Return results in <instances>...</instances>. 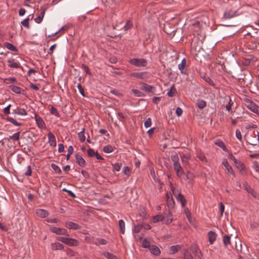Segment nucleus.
<instances>
[{
    "instance_id": "1",
    "label": "nucleus",
    "mask_w": 259,
    "mask_h": 259,
    "mask_svg": "<svg viewBox=\"0 0 259 259\" xmlns=\"http://www.w3.org/2000/svg\"><path fill=\"white\" fill-rule=\"evenodd\" d=\"M171 160L174 162V167L178 177H181L184 174L180 163L179 162V157L177 154L172 155Z\"/></svg>"
},
{
    "instance_id": "2",
    "label": "nucleus",
    "mask_w": 259,
    "mask_h": 259,
    "mask_svg": "<svg viewBox=\"0 0 259 259\" xmlns=\"http://www.w3.org/2000/svg\"><path fill=\"white\" fill-rule=\"evenodd\" d=\"M57 240L70 246H77L79 245V242L78 240L71 238L59 237L57 238Z\"/></svg>"
},
{
    "instance_id": "3",
    "label": "nucleus",
    "mask_w": 259,
    "mask_h": 259,
    "mask_svg": "<svg viewBox=\"0 0 259 259\" xmlns=\"http://www.w3.org/2000/svg\"><path fill=\"white\" fill-rule=\"evenodd\" d=\"M202 41L198 37H194L191 42V46L192 49H193L195 52H199L202 49Z\"/></svg>"
},
{
    "instance_id": "4",
    "label": "nucleus",
    "mask_w": 259,
    "mask_h": 259,
    "mask_svg": "<svg viewBox=\"0 0 259 259\" xmlns=\"http://www.w3.org/2000/svg\"><path fill=\"white\" fill-rule=\"evenodd\" d=\"M130 63L137 67H145L147 65V61L143 58H133L131 59Z\"/></svg>"
},
{
    "instance_id": "5",
    "label": "nucleus",
    "mask_w": 259,
    "mask_h": 259,
    "mask_svg": "<svg viewBox=\"0 0 259 259\" xmlns=\"http://www.w3.org/2000/svg\"><path fill=\"white\" fill-rule=\"evenodd\" d=\"M237 11L235 10L227 9L224 14L223 18L225 20L232 18L237 15Z\"/></svg>"
},
{
    "instance_id": "6",
    "label": "nucleus",
    "mask_w": 259,
    "mask_h": 259,
    "mask_svg": "<svg viewBox=\"0 0 259 259\" xmlns=\"http://www.w3.org/2000/svg\"><path fill=\"white\" fill-rule=\"evenodd\" d=\"M50 230L51 232L56 234L57 235H67L69 236L67 234V230L64 228H58V227H51L50 228Z\"/></svg>"
},
{
    "instance_id": "7",
    "label": "nucleus",
    "mask_w": 259,
    "mask_h": 259,
    "mask_svg": "<svg viewBox=\"0 0 259 259\" xmlns=\"http://www.w3.org/2000/svg\"><path fill=\"white\" fill-rule=\"evenodd\" d=\"M141 89L148 93H152L153 94H155L153 92V90H155V87L152 85H149L146 83H141Z\"/></svg>"
},
{
    "instance_id": "8",
    "label": "nucleus",
    "mask_w": 259,
    "mask_h": 259,
    "mask_svg": "<svg viewBox=\"0 0 259 259\" xmlns=\"http://www.w3.org/2000/svg\"><path fill=\"white\" fill-rule=\"evenodd\" d=\"M223 164L225 167L226 170H227L228 172L232 175L233 177H235V174L233 169L232 166L230 165L229 163L227 161V159H224L222 162Z\"/></svg>"
},
{
    "instance_id": "9",
    "label": "nucleus",
    "mask_w": 259,
    "mask_h": 259,
    "mask_svg": "<svg viewBox=\"0 0 259 259\" xmlns=\"http://www.w3.org/2000/svg\"><path fill=\"white\" fill-rule=\"evenodd\" d=\"M47 136L49 139L48 143H49L50 145L54 147H56L57 143L56 141V138L54 134L51 132H49Z\"/></svg>"
},
{
    "instance_id": "10",
    "label": "nucleus",
    "mask_w": 259,
    "mask_h": 259,
    "mask_svg": "<svg viewBox=\"0 0 259 259\" xmlns=\"http://www.w3.org/2000/svg\"><path fill=\"white\" fill-rule=\"evenodd\" d=\"M165 215L164 223L166 225L170 224L172 221V214L169 210L165 211L164 213Z\"/></svg>"
},
{
    "instance_id": "11",
    "label": "nucleus",
    "mask_w": 259,
    "mask_h": 259,
    "mask_svg": "<svg viewBox=\"0 0 259 259\" xmlns=\"http://www.w3.org/2000/svg\"><path fill=\"white\" fill-rule=\"evenodd\" d=\"M75 159L77 163L81 167H84L86 165V162L84 158L79 154L75 155Z\"/></svg>"
},
{
    "instance_id": "12",
    "label": "nucleus",
    "mask_w": 259,
    "mask_h": 259,
    "mask_svg": "<svg viewBox=\"0 0 259 259\" xmlns=\"http://www.w3.org/2000/svg\"><path fill=\"white\" fill-rule=\"evenodd\" d=\"M35 119L37 126L40 128H44L46 127L45 122L38 115L35 114Z\"/></svg>"
},
{
    "instance_id": "13",
    "label": "nucleus",
    "mask_w": 259,
    "mask_h": 259,
    "mask_svg": "<svg viewBox=\"0 0 259 259\" xmlns=\"http://www.w3.org/2000/svg\"><path fill=\"white\" fill-rule=\"evenodd\" d=\"M246 102L248 103L247 107L253 112L257 111V106L250 99H246Z\"/></svg>"
},
{
    "instance_id": "14",
    "label": "nucleus",
    "mask_w": 259,
    "mask_h": 259,
    "mask_svg": "<svg viewBox=\"0 0 259 259\" xmlns=\"http://www.w3.org/2000/svg\"><path fill=\"white\" fill-rule=\"evenodd\" d=\"M36 214L40 218H45L49 215V213L45 209H37L36 210Z\"/></svg>"
},
{
    "instance_id": "15",
    "label": "nucleus",
    "mask_w": 259,
    "mask_h": 259,
    "mask_svg": "<svg viewBox=\"0 0 259 259\" xmlns=\"http://www.w3.org/2000/svg\"><path fill=\"white\" fill-rule=\"evenodd\" d=\"M147 73L146 72H133L131 74V76L137 78L145 79L147 77Z\"/></svg>"
},
{
    "instance_id": "16",
    "label": "nucleus",
    "mask_w": 259,
    "mask_h": 259,
    "mask_svg": "<svg viewBox=\"0 0 259 259\" xmlns=\"http://www.w3.org/2000/svg\"><path fill=\"white\" fill-rule=\"evenodd\" d=\"M10 89L14 93L18 94L24 95V90H22L19 87L14 85H10L9 86Z\"/></svg>"
},
{
    "instance_id": "17",
    "label": "nucleus",
    "mask_w": 259,
    "mask_h": 259,
    "mask_svg": "<svg viewBox=\"0 0 259 259\" xmlns=\"http://www.w3.org/2000/svg\"><path fill=\"white\" fill-rule=\"evenodd\" d=\"M149 249L150 252L154 255H159L161 252L159 247L155 245H151Z\"/></svg>"
},
{
    "instance_id": "18",
    "label": "nucleus",
    "mask_w": 259,
    "mask_h": 259,
    "mask_svg": "<svg viewBox=\"0 0 259 259\" xmlns=\"http://www.w3.org/2000/svg\"><path fill=\"white\" fill-rule=\"evenodd\" d=\"M66 226L69 229L73 230H78L81 228L80 226H79L78 224L72 222H67L66 224Z\"/></svg>"
},
{
    "instance_id": "19",
    "label": "nucleus",
    "mask_w": 259,
    "mask_h": 259,
    "mask_svg": "<svg viewBox=\"0 0 259 259\" xmlns=\"http://www.w3.org/2000/svg\"><path fill=\"white\" fill-rule=\"evenodd\" d=\"M208 237L209 243L210 244H212L216 240L217 234L214 232L212 231H210L208 233Z\"/></svg>"
},
{
    "instance_id": "20",
    "label": "nucleus",
    "mask_w": 259,
    "mask_h": 259,
    "mask_svg": "<svg viewBox=\"0 0 259 259\" xmlns=\"http://www.w3.org/2000/svg\"><path fill=\"white\" fill-rule=\"evenodd\" d=\"M8 62L9 63L8 66L10 68H18L20 66V64L19 63L15 62L14 59H8Z\"/></svg>"
},
{
    "instance_id": "21",
    "label": "nucleus",
    "mask_w": 259,
    "mask_h": 259,
    "mask_svg": "<svg viewBox=\"0 0 259 259\" xmlns=\"http://www.w3.org/2000/svg\"><path fill=\"white\" fill-rule=\"evenodd\" d=\"M176 198L178 201L181 202V205L183 207L185 206V205L187 203V200L183 195L179 194Z\"/></svg>"
},
{
    "instance_id": "22",
    "label": "nucleus",
    "mask_w": 259,
    "mask_h": 259,
    "mask_svg": "<svg viewBox=\"0 0 259 259\" xmlns=\"http://www.w3.org/2000/svg\"><path fill=\"white\" fill-rule=\"evenodd\" d=\"M165 220V215L164 214H158L154 216L152 218V222L156 223L159 222H162Z\"/></svg>"
},
{
    "instance_id": "23",
    "label": "nucleus",
    "mask_w": 259,
    "mask_h": 259,
    "mask_svg": "<svg viewBox=\"0 0 259 259\" xmlns=\"http://www.w3.org/2000/svg\"><path fill=\"white\" fill-rule=\"evenodd\" d=\"M214 144L215 145H217L218 146L220 147V148H221L223 151H227V148L225 144V143H224V142L220 140V139H218L217 140H216L215 142H214Z\"/></svg>"
},
{
    "instance_id": "24",
    "label": "nucleus",
    "mask_w": 259,
    "mask_h": 259,
    "mask_svg": "<svg viewBox=\"0 0 259 259\" xmlns=\"http://www.w3.org/2000/svg\"><path fill=\"white\" fill-rule=\"evenodd\" d=\"M4 47H6L7 49L13 51V52H18L17 48L14 46L13 44L8 42H5L4 44Z\"/></svg>"
},
{
    "instance_id": "25",
    "label": "nucleus",
    "mask_w": 259,
    "mask_h": 259,
    "mask_svg": "<svg viewBox=\"0 0 259 259\" xmlns=\"http://www.w3.org/2000/svg\"><path fill=\"white\" fill-rule=\"evenodd\" d=\"M63 248V245L60 243L56 242L51 244V249L52 250H62Z\"/></svg>"
},
{
    "instance_id": "26",
    "label": "nucleus",
    "mask_w": 259,
    "mask_h": 259,
    "mask_svg": "<svg viewBox=\"0 0 259 259\" xmlns=\"http://www.w3.org/2000/svg\"><path fill=\"white\" fill-rule=\"evenodd\" d=\"M167 197V205L168 208H172L175 206V202L172 198H169V194L168 193L166 194Z\"/></svg>"
},
{
    "instance_id": "27",
    "label": "nucleus",
    "mask_w": 259,
    "mask_h": 259,
    "mask_svg": "<svg viewBox=\"0 0 259 259\" xmlns=\"http://www.w3.org/2000/svg\"><path fill=\"white\" fill-rule=\"evenodd\" d=\"M181 248V246L180 245H176L171 246L169 248V253H170V254H175Z\"/></svg>"
},
{
    "instance_id": "28",
    "label": "nucleus",
    "mask_w": 259,
    "mask_h": 259,
    "mask_svg": "<svg viewBox=\"0 0 259 259\" xmlns=\"http://www.w3.org/2000/svg\"><path fill=\"white\" fill-rule=\"evenodd\" d=\"M47 10V8H45L40 13V14L39 15V16L36 17L35 19V21L37 23H40L43 18H44V15H45V12H46V11Z\"/></svg>"
},
{
    "instance_id": "29",
    "label": "nucleus",
    "mask_w": 259,
    "mask_h": 259,
    "mask_svg": "<svg viewBox=\"0 0 259 259\" xmlns=\"http://www.w3.org/2000/svg\"><path fill=\"white\" fill-rule=\"evenodd\" d=\"M186 66V61L185 58H184L180 64L178 65L179 69L180 70L181 73H184V69Z\"/></svg>"
},
{
    "instance_id": "30",
    "label": "nucleus",
    "mask_w": 259,
    "mask_h": 259,
    "mask_svg": "<svg viewBox=\"0 0 259 259\" xmlns=\"http://www.w3.org/2000/svg\"><path fill=\"white\" fill-rule=\"evenodd\" d=\"M193 28L192 29L197 33H199L201 31V28L200 26V22L199 21H196L192 25Z\"/></svg>"
},
{
    "instance_id": "31",
    "label": "nucleus",
    "mask_w": 259,
    "mask_h": 259,
    "mask_svg": "<svg viewBox=\"0 0 259 259\" xmlns=\"http://www.w3.org/2000/svg\"><path fill=\"white\" fill-rule=\"evenodd\" d=\"M197 107L200 109H202L206 106V103L205 101H204L203 100H198L197 101Z\"/></svg>"
},
{
    "instance_id": "32",
    "label": "nucleus",
    "mask_w": 259,
    "mask_h": 259,
    "mask_svg": "<svg viewBox=\"0 0 259 259\" xmlns=\"http://www.w3.org/2000/svg\"><path fill=\"white\" fill-rule=\"evenodd\" d=\"M119 227L120 232L123 234L125 232V223L122 220L119 221Z\"/></svg>"
},
{
    "instance_id": "33",
    "label": "nucleus",
    "mask_w": 259,
    "mask_h": 259,
    "mask_svg": "<svg viewBox=\"0 0 259 259\" xmlns=\"http://www.w3.org/2000/svg\"><path fill=\"white\" fill-rule=\"evenodd\" d=\"M6 119L7 121L12 123L16 126H20L22 125L21 123H19V122H17L15 119H14L12 117H7L6 118Z\"/></svg>"
},
{
    "instance_id": "34",
    "label": "nucleus",
    "mask_w": 259,
    "mask_h": 259,
    "mask_svg": "<svg viewBox=\"0 0 259 259\" xmlns=\"http://www.w3.org/2000/svg\"><path fill=\"white\" fill-rule=\"evenodd\" d=\"M201 77H202V76H201ZM203 78L204 80L206 82H207L209 85L213 86V87L215 85L214 82L209 76H206V75H204L203 76Z\"/></svg>"
},
{
    "instance_id": "35",
    "label": "nucleus",
    "mask_w": 259,
    "mask_h": 259,
    "mask_svg": "<svg viewBox=\"0 0 259 259\" xmlns=\"http://www.w3.org/2000/svg\"><path fill=\"white\" fill-rule=\"evenodd\" d=\"M51 167L55 171L56 173L58 174H61L62 173V171L60 167L54 163L51 164Z\"/></svg>"
},
{
    "instance_id": "36",
    "label": "nucleus",
    "mask_w": 259,
    "mask_h": 259,
    "mask_svg": "<svg viewBox=\"0 0 259 259\" xmlns=\"http://www.w3.org/2000/svg\"><path fill=\"white\" fill-rule=\"evenodd\" d=\"M252 138L250 140L249 144L253 146H257L258 145L256 141V134L255 132L253 133V136H252Z\"/></svg>"
},
{
    "instance_id": "37",
    "label": "nucleus",
    "mask_w": 259,
    "mask_h": 259,
    "mask_svg": "<svg viewBox=\"0 0 259 259\" xmlns=\"http://www.w3.org/2000/svg\"><path fill=\"white\" fill-rule=\"evenodd\" d=\"M176 94V90L174 88V87L172 85L170 90L167 93V96L169 97H174L175 94Z\"/></svg>"
},
{
    "instance_id": "38",
    "label": "nucleus",
    "mask_w": 259,
    "mask_h": 259,
    "mask_svg": "<svg viewBox=\"0 0 259 259\" xmlns=\"http://www.w3.org/2000/svg\"><path fill=\"white\" fill-rule=\"evenodd\" d=\"M103 255L108 259H116V257L115 255L109 252H104L103 253Z\"/></svg>"
},
{
    "instance_id": "39",
    "label": "nucleus",
    "mask_w": 259,
    "mask_h": 259,
    "mask_svg": "<svg viewBox=\"0 0 259 259\" xmlns=\"http://www.w3.org/2000/svg\"><path fill=\"white\" fill-rule=\"evenodd\" d=\"M132 92L137 97H144L145 96L143 93L136 89H133Z\"/></svg>"
},
{
    "instance_id": "40",
    "label": "nucleus",
    "mask_w": 259,
    "mask_h": 259,
    "mask_svg": "<svg viewBox=\"0 0 259 259\" xmlns=\"http://www.w3.org/2000/svg\"><path fill=\"white\" fill-rule=\"evenodd\" d=\"M103 151L105 153H109L113 151V148L110 145H107L103 148Z\"/></svg>"
},
{
    "instance_id": "41",
    "label": "nucleus",
    "mask_w": 259,
    "mask_h": 259,
    "mask_svg": "<svg viewBox=\"0 0 259 259\" xmlns=\"http://www.w3.org/2000/svg\"><path fill=\"white\" fill-rule=\"evenodd\" d=\"M223 242L225 246H227L230 243V237L228 235H225L223 237Z\"/></svg>"
},
{
    "instance_id": "42",
    "label": "nucleus",
    "mask_w": 259,
    "mask_h": 259,
    "mask_svg": "<svg viewBox=\"0 0 259 259\" xmlns=\"http://www.w3.org/2000/svg\"><path fill=\"white\" fill-rule=\"evenodd\" d=\"M133 26V23L130 20H127L125 25L123 27L124 30H127L132 28Z\"/></svg>"
},
{
    "instance_id": "43",
    "label": "nucleus",
    "mask_w": 259,
    "mask_h": 259,
    "mask_svg": "<svg viewBox=\"0 0 259 259\" xmlns=\"http://www.w3.org/2000/svg\"><path fill=\"white\" fill-rule=\"evenodd\" d=\"M151 245H150L149 241L147 239H144L142 242V246L144 248H149Z\"/></svg>"
},
{
    "instance_id": "44",
    "label": "nucleus",
    "mask_w": 259,
    "mask_h": 259,
    "mask_svg": "<svg viewBox=\"0 0 259 259\" xmlns=\"http://www.w3.org/2000/svg\"><path fill=\"white\" fill-rule=\"evenodd\" d=\"M20 132H17L14 134L12 136H10V139L13 140V141H18L19 139Z\"/></svg>"
},
{
    "instance_id": "45",
    "label": "nucleus",
    "mask_w": 259,
    "mask_h": 259,
    "mask_svg": "<svg viewBox=\"0 0 259 259\" xmlns=\"http://www.w3.org/2000/svg\"><path fill=\"white\" fill-rule=\"evenodd\" d=\"M142 228V224H138V225L135 226L134 228L133 229V232L135 233H138L140 232Z\"/></svg>"
},
{
    "instance_id": "46",
    "label": "nucleus",
    "mask_w": 259,
    "mask_h": 259,
    "mask_svg": "<svg viewBox=\"0 0 259 259\" xmlns=\"http://www.w3.org/2000/svg\"><path fill=\"white\" fill-rule=\"evenodd\" d=\"M17 114L21 115H26L27 111L23 108H17Z\"/></svg>"
},
{
    "instance_id": "47",
    "label": "nucleus",
    "mask_w": 259,
    "mask_h": 259,
    "mask_svg": "<svg viewBox=\"0 0 259 259\" xmlns=\"http://www.w3.org/2000/svg\"><path fill=\"white\" fill-rule=\"evenodd\" d=\"M29 18H27L21 22V24L23 26H24V27H26L27 28H29Z\"/></svg>"
},
{
    "instance_id": "48",
    "label": "nucleus",
    "mask_w": 259,
    "mask_h": 259,
    "mask_svg": "<svg viewBox=\"0 0 259 259\" xmlns=\"http://www.w3.org/2000/svg\"><path fill=\"white\" fill-rule=\"evenodd\" d=\"M84 129H83L82 131L79 132L78 134V137L79 138V140L81 142H84L85 139V137L84 135Z\"/></svg>"
},
{
    "instance_id": "49",
    "label": "nucleus",
    "mask_w": 259,
    "mask_h": 259,
    "mask_svg": "<svg viewBox=\"0 0 259 259\" xmlns=\"http://www.w3.org/2000/svg\"><path fill=\"white\" fill-rule=\"evenodd\" d=\"M50 112L52 114H54L57 117H59L60 116L59 113L58 112L57 109L54 106L51 107Z\"/></svg>"
},
{
    "instance_id": "50",
    "label": "nucleus",
    "mask_w": 259,
    "mask_h": 259,
    "mask_svg": "<svg viewBox=\"0 0 259 259\" xmlns=\"http://www.w3.org/2000/svg\"><path fill=\"white\" fill-rule=\"evenodd\" d=\"M81 68L82 69H83V70L88 74H89V75H92V73L91 72H90V69H89V68L88 67V66H87L86 65H85L84 64H81Z\"/></svg>"
},
{
    "instance_id": "51",
    "label": "nucleus",
    "mask_w": 259,
    "mask_h": 259,
    "mask_svg": "<svg viewBox=\"0 0 259 259\" xmlns=\"http://www.w3.org/2000/svg\"><path fill=\"white\" fill-rule=\"evenodd\" d=\"M87 153L90 157H94L95 156L96 152L93 149L89 148L87 150Z\"/></svg>"
},
{
    "instance_id": "52",
    "label": "nucleus",
    "mask_w": 259,
    "mask_h": 259,
    "mask_svg": "<svg viewBox=\"0 0 259 259\" xmlns=\"http://www.w3.org/2000/svg\"><path fill=\"white\" fill-rule=\"evenodd\" d=\"M97 241H98V243H96L97 244L105 245L107 243L106 240L103 238H98L97 239Z\"/></svg>"
},
{
    "instance_id": "53",
    "label": "nucleus",
    "mask_w": 259,
    "mask_h": 259,
    "mask_svg": "<svg viewBox=\"0 0 259 259\" xmlns=\"http://www.w3.org/2000/svg\"><path fill=\"white\" fill-rule=\"evenodd\" d=\"M253 167L259 174V163L257 161L253 162Z\"/></svg>"
},
{
    "instance_id": "54",
    "label": "nucleus",
    "mask_w": 259,
    "mask_h": 259,
    "mask_svg": "<svg viewBox=\"0 0 259 259\" xmlns=\"http://www.w3.org/2000/svg\"><path fill=\"white\" fill-rule=\"evenodd\" d=\"M236 165L240 172L243 170L244 165L241 162L238 161V163L236 164Z\"/></svg>"
},
{
    "instance_id": "55",
    "label": "nucleus",
    "mask_w": 259,
    "mask_h": 259,
    "mask_svg": "<svg viewBox=\"0 0 259 259\" xmlns=\"http://www.w3.org/2000/svg\"><path fill=\"white\" fill-rule=\"evenodd\" d=\"M77 88H78V89L79 90V92L80 94L83 97H85V94H84L83 88H82V87L81 86V85L80 83L78 84Z\"/></svg>"
},
{
    "instance_id": "56",
    "label": "nucleus",
    "mask_w": 259,
    "mask_h": 259,
    "mask_svg": "<svg viewBox=\"0 0 259 259\" xmlns=\"http://www.w3.org/2000/svg\"><path fill=\"white\" fill-rule=\"evenodd\" d=\"M32 174L31 167L30 165L27 167L26 171L25 172V175L26 176H30Z\"/></svg>"
},
{
    "instance_id": "57",
    "label": "nucleus",
    "mask_w": 259,
    "mask_h": 259,
    "mask_svg": "<svg viewBox=\"0 0 259 259\" xmlns=\"http://www.w3.org/2000/svg\"><path fill=\"white\" fill-rule=\"evenodd\" d=\"M121 166H122L121 163H117L115 164L114 165V169L115 171H118L120 170Z\"/></svg>"
},
{
    "instance_id": "58",
    "label": "nucleus",
    "mask_w": 259,
    "mask_h": 259,
    "mask_svg": "<svg viewBox=\"0 0 259 259\" xmlns=\"http://www.w3.org/2000/svg\"><path fill=\"white\" fill-rule=\"evenodd\" d=\"M151 125V120L150 118H148L147 119V120L145 121L144 123V125L146 127H149Z\"/></svg>"
},
{
    "instance_id": "59",
    "label": "nucleus",
    "mask_w": 259,
    "mask_h": 259,
    "mask_svg": "<svg viewBox=\"0 0 259 259\" xmlns=\"http://www.w3.org/2000/svg\"><path fill=\"white\" fill-rule=\"evenodd\" d=\"M183 113V110L180 107H177L176 110V114L178 116H180Z\"/></svg>"
},
{
    "instance_id": "60",
    "label": "nucleus",
    "mask_w": 259,
    "mask_h": 259,
    "mask_svg": "<svg viewBox=\"0 0 259 259\" xmlns=\"http://www.w3.org/2000/svg\"><path fill=\"white\" fill-rule=\"evenodd\" d=\"M236 137L240 141L242 140V135L240 131L239 130L236 131Z\"/></svg>"
},
{
    "instance_id": "61",
    "label": "nucleus",
    "mask_w": 259,
    "mask_h": 259,
    "mask_svg": "<svg viewBox=\"0 0 259 259\" xmlns=\"http://www.w3.org/2000/svg\"><path fill=\"white\" fill-rule=\"evenodd\" d=\"M198 158L202 161H207V159L205 155L203 154H199L197 156Z\"/></svg>"
},
{
    "instance_id": "62",
    "label": "nucleus",
    "mask_w": 259,
    "mask_h": 259,
    "mask_svg": "<svg viewBox=\"0 0 259 259\" xmlns=\"http://www.w3.org/2000/svg\"><path fill=\"white\" fill-rule=\"evenodd\" d=\"M11 105L9 104L8 106L5 108L4 110V112L5 114H9L10 113V108Z\"/></svg>"
},
{
    "instance_id": "63",
    "label": "nucleus",
    "mask_w": 259,
    "mask_h": 259,
    "mask_svg": "<svg viewBox=\"0 0 259 259\" xmlns=\"http://www.w3.org/2000/svg\"><path fill=\"white\" fill-rule=\"evenodd\" d=\"M123 172L125 175L128 176L130 173V169L128 166H124L123 168Z\"/></svg>"
},
{
    "instance_id": "64",
    "label": "nucleus",
    "mask_w": 259,
    "mask_h": 259,
    "mask_svg": "<svg viewBox=\"0 0 259 259\" xmlns=\"http://www.w3.org/2000/svg\"><path fill=\"white\" fill-rule=\"evenodd\" d=\"M184 259H193V257L190 253L186 252L184 254Z\"/></svg>"
}]
</instances>
